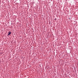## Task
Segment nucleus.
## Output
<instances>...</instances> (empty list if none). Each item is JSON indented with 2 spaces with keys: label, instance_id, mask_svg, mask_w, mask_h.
Here are the masks:
<instances>
[{
  "label": "nucleus",
  "instance_id": "1",
  "mask_svg": "<svg viewBox=\"0 0 78 78\" xmlns=\"http://www.w3.org/2000/svg\"><path fill=\"white\" fill-rule=\"evenodd\" d=\"M11 32H9V34H8V35L9 36V35H10L11 34Z\"/></svg>",
  "mask_w": 78,
  "mask_h": 78
}]
</instances>
